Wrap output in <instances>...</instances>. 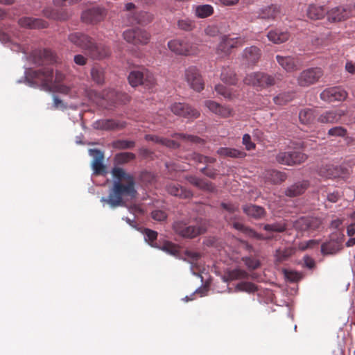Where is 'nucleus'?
Here are the masks:
<instances>
[{
  "label": "nucleus",
  "mask_w": 355,
  "mask_h": 355,
  "mask_svg": "<svg viewBox=\"0 0 355 355\" xmlns=\"http://www.w3.org/2000/svg\"><path fill=\"white\" fill-rule=\"evenodd\" d=\"M215 90L218 94L223 96L225 98L231 99L234 96L230 89H227L223 85L219 84L216 85Z\"/></svg>",
  "instance_id": "obj_49"
},
{
  "label": "nucleus",
  "mask_w": 355,
  "mask_h": 355,
  "mask_svg": "<svg viewBox=\"0 0 355 355\" xmlns=\"http://www.w3.org/2000/svg\"><path fill=\"white\" fill-rule=\"evenodd\" d=\"M217 153L223 157H229L232 158H241L244 157L246 154L245 152L239 150L236 148L221 147L218 149Z\"/></svg>",
  "instance_id": "obj_28"
},
{
  "label": "nucleus",
  "mask_w": 355,
  "mask_h": 355,
  "mask_svg": "<svg viewBox=\"0 0 355 355\" xmlns=\"http://www.w3.org/2000/svg\"><path fill=\"white\" fill-rule=\"evenodd\" d=\"M327 19L331 22L345 20L351 15L349 9L347 7L336 6L327 12Z\"/></svg>",
  "instance_id": "obj_13"
},
{
  "label": "nucleus",
  "mask_w": 355,
  "mask_h": 355,
  "mask_svg": "<svg viewBox=\"0 0 355 355\" xmlns=\"http://www.w3.org/2000/svg\"><path fill=\"white\" fill-rule=\"evenodd\" d=\"M237 291H245L248 293H253L256 291V286L250 282H241L236 285L235 288Z\"/></svg>",
  "instance_id": "obj_45"
},
{
  "label": "nucleus",
  "mask_w": 355,
  "mask_h": 355,
  "mask_svg": "<svg viewBox=\"0 0 355 355\" xmlns=\"http://www.w3.org/2000/svg\"><path fill=\"white\" fill-rule=\"evenodd\" d=\"M168 49L177 55H196L200 53L198 43L188 39H175L168 42Z\"/></svg>",
  "instance_id": "obj_3"
},
{
  "label": "nucleus",
  "mask_w": 355,
  "mask_h": 355,
  "mask_svg": "<svg viewBox=\"0 0 355 355\" xmlns=\"http://www.w3.org/2000/svg\"><path fill=\"white\" fill-rule=\"evenodd\" d=\"M135 158V154L129 152H123L116 155L114 160L117 164H123Z\"/></svg>",
  "instance_id": "obj_41"
},
{
  "label": "nucleus",
  "mask_w": 355,
  "mask_h": 355,
  "mask_svg": "<svg viewBox=\"0 0 355 355\" xmlns=\"http://www.w3.org/2000/svg\"><path fill=\"white\" fill-rule=\"evenodd\" d=\"M225 218L234 229L243 232L251 237H254L258 239H263V237H262L260 234L255 232L254 230L248 229V227H245L244 225L241 221L236 220L234 219H232V218H228L227 216H225Z\"/></svg>",
  "instance_id": "obj_23"
},
{
  "label": "nucleus",
  "mask_w": 355,
  "mask_h": 355,
  "mask_svg": "<svg viewBox=\"0 0 355 355\" xmlns=\"http://www.w3.org/2000/svg\"><path fill=\"white\" fill-rule=\"evenodd\" d=\"M94 128L96 129L109 130L116 126V123L112 120H99L94 123Z\"/></svg>",
  "instance_id": "obj_42"
},
{
  "label": "nucleus",
  "mask_w": 355,
  "mask_h": 355,
  "mask_svg": "<svg viewBox=\"0 0 355 355\" xmlns=\"http://www.w3.org/2000/svg\"><path fill=\"white\" fill-rule=\"evenodd\" d=\"M178 26L180 28L184 31H191L194 28L195 23L191 19L183 18L178 20Z\"/></svg>",
  "instance_id": "obj_47"
},
{
  "label": "nucleus",
  "mask_w": 355,
  "mask_h": 355,
  "mask_svg": "<svg viewBox=\"0 0 355 355\" xmlns=\"http://www.w3.org/2000/svg\"><path fill=\"white\" fill-rule=\"evenodd\" d=\"M320 224V220L316 218H301L295 222V227L297 230L304 232L316 230Z\"/></svg>",
  "instance_id": "obj_16"
},
{
  "label": "nucleus",
  "mask_w": 355,
  "mask_h": 355,
  "mask_svg": "<svg viewBox=\"0 0 355 355\" xmlns=\"http://www.w3.org/2000/svg\"><path fill=\"white\" fill-rule=\"evenodd\" d=\"M292 253L293 250L291 249H279L276 250L275 256L277 261H282L290 257Z\"/></svg>",
  "instance_id": "obj_51"
},
{
  "label": "nucleus",
  "mask_w": 355,
  "mask_h": 355,
  "mask_svg": "<svg viewBox=\"0 0 355 355\" xmlns=\"http://www.w3.org/2000/svg\"><path fill=\"white\" fill-rule=\"evenodd\" d=\"M170 110L175 115L189 119H196L200 116V112L197 110L184 103H175L171 105Z\"/></svg>",
  "instance_id": "obj_9"
},
{
  "label": "nucleus",
  "mask_w": 355,
  "mask_h": 355,
  "mask_svg": "<svg viewBox=\"0 0 355 355\" xmlns=\"http://www.w3.org/2000/svg\"><path fill=\"white\" fill-rule=\"evenodd\" d=\"M128 80L132 87H137L141 84L150 87L154 84V78L152 76H147L144 79V73L139 71H131L128 76Z\"/></svg>",
  "instance_id": "obj_15"
},
{
  "label": "nucleus",
  "mask_w": 355,
  "mask_h": 355,
  "mask_svg": "<svg viewBox=\"0 0 355 355\" xmlns=\"http://www.w3.org/2000/svg\"><path fill=\"white\" fill-rule=\"evenodd\" d=\"M243 210L248 216L254 218H261L265 214V211L263 207L254 205L244 206Z\"/></svg>",
  "instance_id": "obj_29"
},
{
  "label": "nucleus",
  "mask_w": 355,
  "mask_h": 355,
  "mask_svg": "<svg viewBox=\"0 0 355 355\" xmlns=\"http://www.w3.org/2000/svg\"><path fill=\"white\" fill-rule=\"evenodd\" d=\"M270 178H268L274 183L282 182L286 179V175L277 171H272L270 172Z\"/></svg>",
  "instance_id": "obj_53"
},
{
  "label": "nucleus",
  "mask_w": 355,
  "mask_h": 355,
  "mask_svg": "<svg viewBox=\"0 0 355 355\" xmlns=\"http://www.w3.org/2000/svg\"><path fill=\"white\" fill-rule=\"evenodd\" d=\"M151 215L152 218L157 221H163L167 217L166 214L162 210H155L152 212Z\"/></svg>",
  "instance_id": "obj_62"
},
{
  "label": "nucleus",
  "mask_w": 355,
  "mask_h": 355,
  "mask_svg": "<svg viewBox=\"0 0 355 355\" xmlns=\"http://www.w3.org/2000/svg\"><path fill=\"white\" fill-rule=\"evenodd\" d=\"M243 261L249 269L254 270L259 266V261L255 259L245 257Z\"/></svg>",
  "instance_id": "obj_59"
},
{
  "label": "nucleus",
  "mask_w": 355,
  "mask_h": 355,
  "mask_svg": "<svg viewBox=\"0 0 355 355\" xmlns=\"http://www.w3.org/2000/svg\"><path fill=\"white\" fill-rule=\"evenodd\" d=\"M248 274L243 270L239 268H236L227 272V279H224L226 281H232L240 279L247 278Z\"/></svg>",
  "instance_id": "obj_39"
},
{
  "label": "nucleus",
  "mask_w": 355,
  "mask_h": 355,
  "mask_svg": "<svg viewBox=\"0 0 355 355\" xmlns=\"http://www.w3.org/2000/svg\"><path fill=\"white\" fill-rule=\"evenodd\" d=\"M291 95L288 93H282L274 97V103L279 105H282L291 100Z\"/></svg>",
  "instance_id": "obj_50"
},
{
  "label": "nucleus",
  "mask_w": 355,
  "mask_h": 355,
  "mask_svg": "<svg viewBox=\"0 0 355 355\" xmlns=\"http://www.w3.org/2000/svg\"><path fill=\"white\" fill-rule=\"evenodd\" d=\"M346 91L340 87L327 88L320 94V98L327 102L341 101L347 98Z\"/></svg>",
  "instance_id": "obj_10"
},
{
  "label": "nucleus",
  "mask_w": 355,
  "mask_h": 355,
  "mask_svg": "<svg viewBox=\"0 0 355 355\" xmlns=\"http://www.w3.org/2000/svg\"><path fill=\"white\" fill-rule=\"evenodd\" d=\"M94 58H103L108 56L110 53L109 48L105 45H97L92 42L89 48L87 49Z\"/></svg>",
  "instance_id": "obj_24"
},
{
  "label": "nucleus",
  "mask_w": 355,
  "mask_h": 355,
  "mask_svg": "<svg viewBox=\"0 0 355 355\" xmlns=\"http://www.w3.org/2000/svg\"><path fill=\"white\" fill-rule=\"evenodd\" d=\"M309 187L308 181H300L292 184L285 191V194L290 197L297 196L303 193Z\"/></svg>",
  "instance_id": "obj_22"
},
{
  "label": "nucleus",
  "mask_w": 355,
  "mask_h": 355,
  "mask_svg": "<svg viewBox=\"0 0 355 355\" xmlns=\"http://www.w3.org/2000/svg\"><path fill=\"white\" fill-rule=\"evenodd\" d=\"M244 39L241 37H230L226 35L223 36L218 46L216 48V53L221 56L227 55L232 48L241 46L244 44Z\"/></svg>",
  "instance_id": "obj_8"
},
{
  "label": "nucleus",
  "mask_w": 355,
  "mask_h": 355,
  "mask_svg": "<svg viewBox=\"0 0 355 355\" xmlns=\"http://www.w3.org/2000/svg\"><path fill=\"white\" fill-rule=\"evenodd\" d=\"M242 143L245 146L247 150L255 148V144L251 141V137L249 134H245L243 136Z\"/></svg>",
  "instance_id": "obj_60"
},
{
  "label": "nucleus",
  "mask_w": 355,
  "mask_h": 355,
  "mask_svg": "<svg viewBox=\"0 0 355 355\" xmlns=\"http://www.w3.org/2000/svg\"><path fill=\"white\" fill-rule=\"evenodd\" d=\"M205 106L211 112H213L214 114H215L217 111V108L219 106V103H218L216 101H211V100H207V101H205Z\"/></svg>",
  "instance_id": "obj_64"
},
{
  "label": "nucleus",
  "mask_w": 355,
  "mask_h": 355,
  "mask_svg": "<svg viewBox=\"0 0 355 355\" xmlns=\"http://www.w3.org/2000/svg\"><path fill=\"white\" fill-rule=\"evenodd\" d=\"M284 276L288 280L291 282L297 281L300 279L302 277L300 273L293 270H285Z\"/></svg>",
  "instance_id": "obj_58"
},
{
  "label": "nucleus",
  "mask_w": 355,
  "mask_h": 355,
  "mask_svg": "<svg viewBox=\"0 0 355 355\" xmlns=\"http://www.w3.org/2000/svg\"><path fill=\"white\" fill-rule=\"evenodd\" d=\"M92 77L97 84H101L104 80V73L102 69L93 68L92 69Z\"/></svg>",
  "instance_id": "obj_48"
},
{
  "label": "nucleus",
  "mask_w": 355,
  "mask_h": 355,
  "mask_svg": "<svg viewBox=\"0 0 355 355\" xmlns=\"http://www.w3.org/2000/svg\"><path fill=\"white\" fill-rule=\"evenodd\" d=\"M345 114V110H333L326 111L321 114L318 121L322 123H333L338 122L343 116Z\"/></svg>",
  "instance_id": "obj_17"
},
{
  "label": "nucleus",
  "mask_w": 355,
  "mask_h": 355,
  "mask_svg": "<svg viewBox=\"0 0 355 355\" xmlns=\"http://www.w3.org/2000/svg\"><path fill=\"white\" fill-rule=\"evenodd\" d=\"M220 79L223 82L230 85H234L236 82L235 73L228 67L223 68L220 74Z\"/></svg>",
  "instance_id": "obj_33"
},
{
  "label": "nucleus",
  "mask_w": 355,
  "mask_h": 355,
  "mask_svg": "<svg viewBox=\"0 0 355 355\" xmlns=\"http://www.w3.org/2000/svg\"><path fill=\"white\" fill-rule=\"evenodd\" d=\"M112 146L116 149H128L135 146V142L129 140H117L112 143Z\"/></svg>",
  "instance_id": "obj_46"
},
{
  "label": "nucleus",
  "mask_w": 355,
  "mask_h": 355,
  "mask_svg": "<svg viewBox=\"0 0 355 355\" xmlns=\"http://www.w3.org/2000/svg\"><path fill=\"white\" fill-rule=\"evenodd\" d=\"M299 119L302 123L311 124L315 119L314 111L311 109H304L300 111Z\"/></svg>",
  "instance_id": "obj_35"
},
{
  "label": "nucleus",
  "mask_w": 355,
  "mask_h": 355,
  "mask_svg": "<svg viewBox=\"0 0 355 355\" xmlns=\"http://www.w3.org/2000/svg\"><path fill=\"white\" fill-rule=\"evenodd\" d=\"M53 69H47L45 71H34L26 73V83L30 87H38L41 89L50 92L53 82Z\"/></svg>",
  "instance_id": "obj_2"
},
{
  "label": "nucleus",
  "mask_w": 355,
  "mask_h": 355,
  "mask_svg": "<svg viewBox=\"0 0 355 355\" xmlns=\"http://www.w3.org/2000/svg\"><path fill=\"white\" fill-rule=\"evenodd\" d=\"M69 40L77 46L87 49L92 40L86 35L80 33H73L69 35Z\"/></svg>",
  "instance_id": "obj_20"
},
{
  "label": "nucleus",
  "mask_w": 355,
  "mask_h": 355,
  "mask_svg": "<svg viewBox=\"0 0 355 355\" xmlns=\"http://www.w3.org/2000/svg\"><path fill=\"white\" fill-rule=\"evenodd\" d=\"M263 229L269 232H281L285 230V225L282 223H274L271 225H265Z\"/></svg>",
  "instance_id": "obj_54"
},
{
  "label": "nucleus",
  "mask_w": 355,
  "mask_h": 355,
  "mask_svg": "<svg viewBox=\"0 0 355 355\" xmlns=\"http://www.w3.org/2000/svg\"><path fill=\"white\" fill-rule=\"evenodd\" d=\"M280 15V8L277 5L264 6L258 12L259 17L263 19H275Z\"/></svg>",
  "instance_id": "obj_18"
},
{
  "label": "nucleus",
  "mask_w": 355,
  "mask_h": 355,
  "mask_svg": "<svg viewBox=\"0 0 355 355\" xmlns=\"http://www.w3.org/2000/svg\"><path fill=\"white\" fill-rule=\"evenodd\" d=\"M337 250L336 245L334 243H324L321 246V252L323 254H335Z\"/></svg>",
  "instance_id": "obj_52"
},
{
  "label": "nucleus",
  "mask_w": 355,
  "mask_h": 355,
  "mask_svg": "<svg viewBox=\"0 0 355 355\" xmlns=\"http://www.w3.org/2000/svg\"><path fill=\"white\" fill-rule=\"evenodd\" d=\"M323 71L320 68H309L301 71L296 80L298 86L307 87L316 83L322 76Z\"/></svg>",
  "instance_id": "obj_4"
},
{
  "label": "nucleus",
  "mask_w": 355,
  "mask_h": 355,
  "mask_svg": "<svg viewBox=\"0 0 355 355\" xmlns=\"http://www.w3.org/2000/svg\"><path fill=\"white\" fill-rule=\"evenodd\" d=\"M295 161L291 158V151H282L276 156V160L278 163L287 166H294L304 162L307 156L306 155H300L295 156Z\"/></svg>",
  "instance_id": "obj_12"
},
{
  "label": "nucleus",
  "mask_w": 355,
  "mask_h": 355,
  "mask_svg": "<svg viewBox=\"0 0 355 355\" xmlns=\"http://www.w3.org/2000/svg\"><path fill=\"white\" fill-rule=\"evenodd\" d=\"M260 73L261 72H254L247 74L245 78L243 79L244 83L248 85H252L255 87H259Z\"/></svg>",
  "instance_id": "obj_40"
},
{
  "label": "nucleus",
  "mask_w": 355,
  "mask_h": 355,
  "mask_svg": "<svg viewBox=\"0 0 355 355\" xmlns=\"http://www.w3.org/2000/svg\"><path fill=\"white\" fill-rule=\"evenodd\" d=\"M324 8L322 6L310 5L307 9V16L311 19L317 20L324 17L327 14Z\"/></svg>",
  "instance_id": "obj_27"
},
{
  "label": "nucleus",
  "mask_w": 355,
  "mask_h": 355,
  "mask_svg": "<svg viewBox=\"0 0 355 355\" xmlns=\"http://www.w3.org/2000/svg\"><path fill=\"white\" fill-rule=\"evenodd\" d=\"M157 236V233L155 231L146 229L144 231V239L146 242L148 243L151 246L155 248H159L155 243L153 242L156 240Z\"/></svg>",
  "instance_id": "obj_43"
},
{
  "label": "nucleus",
  "mask_w": 355,
  "mask_h": 355,
  "mask_svg": "<svg viewBox=\"0 0 355 355\" xmlns=\"http://www.w3.org/2000/svg\"><path fill=\"white\" fill-rule=\"evenodd\" d=\"M276 60L279 65L287 73H293L300 68L297 59L290 55H276Z\"/></svg>",
  "instance_id": "obj_11"
},
{
  "label": "nucleus",
  "mask_w": 355,
  "mask_h": 355,
  "mask_svg": "<svg viewBox=\"0 0 355 355\" xmlns=\"http://www.w3.org/2000/svg\"><path fill=\"white\" fill-rule=\"evenodd\" d=\"M184 79L191 88L197 92L203 89L204 83L201 74L197 67L191 66L186 69Z\"/></svg>",
  "instance_id": "obj_7"
},
{
  "label": "nucleus",
  "mask_w": 355,
  "mask_h": 355,
  "mask_svg": "<svg viewBox=\"0 0 355 355\" xmlns=\"http://www.w3.org/2000/svg\"><path fill=\"white\" fill-rule=\"evenodd\" d=\"M205 34L209 37H215L219 33L218 27L215 25H209L205 28Z\"/></svg>",
  "instance_id": "obj_61"
},
{
  "label": "nucleus",
  "mask_w": 355,
  "mask_h": 355,
  "mask_svg": "<svg viewBox=\"0 0 355 355\" xmlns=\"http://www.w3.org/2000/svg\"><path fill=\"white\" fill-rule=\"evenodd\" d=\"M166 190L171 195L182 198H189L192 196V193L189 190H187L177 184L168 185Z\"/></svg>",
  "instance_id": "obj_25"
},
{
  "label": "nucleus",
  "mask_w": 355,
  "mask_h": 355,
  "mask_svg": "<svg viewBox=\"0 0 355 355\" xmlns=\"http://www.w3.org/2000/svg\"><path fill=\"white\" fill-rule=\"evenodd\" d=\"M44 15L51 19H64L65 17H60L58 13L55 12L51 8H48L44 10Z\"/></svg>",
  "instance_id": "obj_63"
},
{
  "label": "nucleus",
  "mask_w": 355,
  "mask_h": 355,
  "mask_svg": "<svg viewBox=\"0 0 355 355\" xmlns=\"http://www.w3.org/2000/svg\"><path fill=\"white\" fill-rule=\"evenodd\" d=\"M194 12L199 18H206L213 14L214 8L209 4L200 5L195 7Z\"/></svg>",
  "instance_id": "obj_31"
},
{
  "label": "nucleus",
  "mask_w": 355,
  "mask_h": 355,
  "mask_svg": "<svg viewBox=\"0 0 355 355\" xmlns=\"http://www.w3.org/2000/svg\"><path fill=\"white\" fill-rule=\"evenodd\" d=\"M189 182L196 186V187L207 191H213L214 187L209 182L205 181L202 179L191 176L188 178Z\"/></svg>",
  "instance_id": "obj_34"
},
{
  "label": "nucleus",
  "mask_w": 355,
  "mask_h": 355,
  "mask_svg": "<svg viewBox=\"0 0 355 355\" xmlns=\"http://www.w3.org/2000/svg\"><path fill=\"white\" fill-rule=\"evenodd\" d=\"M105 15V10L100 8H93L84 11L81 18L87 24H94L101 21Z\"/></svg>",
  "instance_id": "obj_14"
},
{
  "label": "nucleus",
  "mask_w": 355,
  "mask_h": 355,
  "mask_svg": "<svg viewBox=\"0 0 355 355\" xmlns=\"http://www.w3.org/2000/svg\"><path fill=\"white\" fill-rule=\"evenodd\" d=\"M215 114L222 118L230 117L233 115V110L229 106L221 105L220 104Z\"/></svg>",
  "instance_id": "obj_44"
},
{
  "label": "nucleus",
  "mask_w": 355,
  "mask_h": 355,
  "mask_svg": "<svg viewBox=\"0 0 355 355\" xmlns=\"http://www.w3.org/2000/svg\"><path fill=\"white\" fill-rule=\"evenodd\" d=\"M114 184L107 198L102 197L101 201L107 202L111 208L123 206L137 195L135 182L132 175L123 168L114 167L112 170Z\"/></svg>",
  "instance_id": "obj_1"
},
{
  "label": "nucleus",
  "mask_w": 355,
  "mask_h": 355,
  "mask_svg": "<svg viewBox=\"0 0 355 355\" xmlns=\"http://www.w3.org/2000/svg\"><path fill=\"white\" fill-rule=\"evenodd\" d=\"M192 158L194 161L200 163H214L216 162V159L213 157H205L197 153H193Z\"/></svg>",
  "instance_id": "obj_56"
},
{
  "label": "nucleus",
  "mask_w": 355,
  "mask_h": 355,
  "mask_svg": "<svg viewBox=\"0 0 355 355\" xmlns=\"http://www.w3.org/2000/svg\"><path fill=\"white\" fill-rule=\"evenodd\" d=\"M319 174L326 178H334L338 175V168L333 165H326L319 169Z\"/></svg>",
  "instance_id": "obj_32"
},
{
  "label": "nucleus",
  "mask_w": 355,
  "mask_h": 355,
  "mask_svg": "<svg viewBox=\"0 0 355 355\" xmlns=\"http://www.w3.org/2000/svg\"><path fill=\"white\" fill-rule=\"evenodd\" d=\"M21 26L29 28H43L46 27V21L40 19L28 17H22L19 20Z\"/></svg>",
  "instance_id": "obj_21"
},
{
  "label": "nucleus",
  "mask_w": 355,
  "mask_h": 355,
  "mask_svg": "<svg viewBox=\"0 0 355 355\" xmlns=\"http://www.w3.org/2000/svg\"><path fill=\"white\" fill-rule=\"evenodd\" d=\"M123 37L126 42L134 44H146L150 38V34L141 28L126 30Z\"/></svg>",
  "instance_id": "obj_5"
},
{
  "label": "nucleus",
  "mask_w": 355,
  "mask_h": 355,
  "mask_svg": "<svg viewBox=\"0 0 355 355\" xmlns=\"http://www.w3.org/2000/svg\"><path fill=\"white\" fill-rule=\"evenodd\" d=\"M259 87L263 88L272 86L276 83L275 77L263 72L260 73Z\"/></svg>",
  "instance_id": "obj_38"
},
{
  "label": "nucleus",
  "mask_w": 355,
  "mask_h": 355,
  "mask_svg": "<svg viewBox=\"0 0 355 355\" xmlns=\"http://www.w3.org/2000/svg\"><path fill=\"white\" fill-rule=\"evenodd\" d=\"M146 139L148 141H153L155 143L161 144L169 148H177L178 144L174 141H171L164 138H159L155 135H146Z\"/></svg>",
  "instance_id": "obj_37"
},
{
  "label": "nucleus",
  "mask_w": 355,
  "mask_h": 355,
  "mask_svg": "<svg viewBox=\"0 0 355 355\" xmlns=\"http://www.w3.org/2000/svg\"><path fill=\"white\" fill-rule=\"evenodd\" d=\"M89 154L93 157L92 167L94 170V173L98 174L103 172L104 170V165L103 164V153L99 150L90 149Z\"/></svg>",
  "instance_id": "obj_19"
},
{
  "label": "nucleus",
  "mask_w": 355,
  "mask_h": 355,
  "mask_svg": "<svg viewBox=\"0 0 355 355\" xmlns=\"http://www.w3.org/2000/svg\"><path fill=\"white\" fill-rule=\"evenodd\" d=\"M184 257L182 258L184 261L189 262L191 264V269L193 270V268L196 265L197 261L200 258L201 255L199 252L187 250L184 252Z\"/></svg>",
  "instance_id": "obj_36"
},
{
  "label": "nucleus",
  "mask_w": 355,
  "mask_h": 355,
  "mask_svg": "<svg viewBox=\"0 0 355 355\" xmlns=\"http://www.w3.org/2000/svg\"><path fill=\"white\" fill-rule=\"evenodd\" d=\"M173 229L177 234L184 238H193L205 232L206 227L201 226L187 225L182 221L175 222Z\"/></svg>",
  "instance_id": "obj_6"
},
{
  "label": "nucleus",
  "mask_w": 355,
  "mask_h": 355,
  "mask_svg": "<svg viewBox=\"0 0 355 355\" xmlns=\"http://www.w3.org/2000/svg\"><path fill=\"white\" fill-rule=\"evenodd\" d=\"M159 248L161 250H162L163 251H164L170 254H173V255H175L178 252L177 247L174 244H173L170 242L165 243Z\"/></svg>",
  "instance_id": "obj_57"
},
{
  "label": "nucleus",
  "mask_w": 355,
  "mask_h": 355,
  "mask_svg": "<svg viewBox=\"0 0 355 355\" xmlns=\"http://www.w3.org/2000/svg\"><path fill=\"white\" fill-rule=\"evenodd\" d=\"M347 133L346 129L341 126L334 127L329 130L328 134L330 136L344 137Z\"/></svg>",
  "instance_id": "obj_55"
},
{
  "label": "nucleus",
  "mask_w": 355,
  "mask_h": 355,
  "mask_svg": "<svg viewBox=\"0 0 355 355\" xmlns=\"http://www.w3.org/2000/svg\"><path fill=\"white\" fill-rule=\"evenodd\" d=\"M267 37L268 40L274 44H281L288 40L289 34L287 31L277 29L270 31L268 33Z\"/></svg>",
  "instance_id": "obj_26"
},
{
  "label": "nucleus",
  "mask_w": 355,
  "mask_h": 355,
  "mask_svg": "<svg viewBox=\"0 0 355 355\" xmlns=\"http://www.w3.org/2000/svg\"><path fill=\"white\" fill-rule=\"evenodd\" d=\"M261 55L260 49L256 46L247 47L244 49L243 56L247 61L254 63L257 61Z\"/></svg>",
  "instance_id": "obj_30"
}]
</instances>
